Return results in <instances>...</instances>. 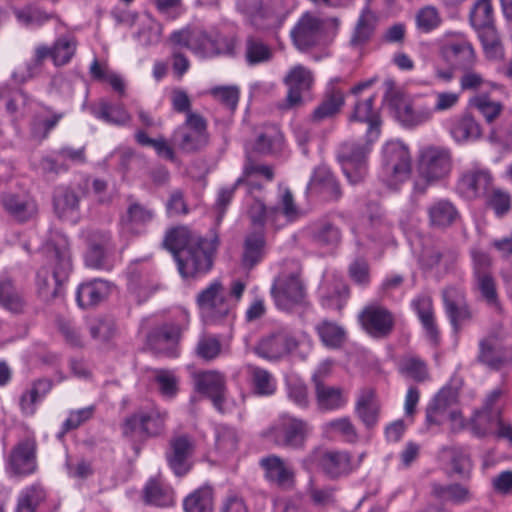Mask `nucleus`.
<instances>
[{"instance_id": "f257e3e1", "label": "nucleus", "mask_w": 512, "mask_h": 512, "mask_svg": "<svg viewBox=\"0 0 512 512\" xmlns=\"http://www.w3.org/2000/svg\"><path fill=\"white\" fill-rule=\"evenodd\" d=\"M248 216L253 227L259 231L246 236L243 246L242 265L252 269L260 263L265 254V229L278 231L298 220L300 209L293 193L289 188L279 191L277 205L267 206L264 202L255 200L248 209Z\"/></svg>"}, {"instance_id": "f03ea898", "label": "nucleus", "mask_w": 512, "mask_h": 512, "mask_svg": "<svg viewBox=\"0 0 512 512\" xmlns=\"http://www.w3.org/2000/svg\"><path fill=\"white\" fill-rule=\"evenodd\" d=\"M218 245L217 236H196L185 226L170 228L163 239V247L172 253L183 278H196L209 273Z\"/></svg>"}, {"instance_id": "7ed1b4c3", "label": "nucleus", "mask_w": 512, "mask_h": 512, "mask_svg": "<svg viewBox=\"0 0 512 512\" xmlns=\"http://www.w3.org/2000/svg\"><path fill=\"white\" fill-rule=\"evenodd\" d=\"M366 453L357 459L347 450L317 448L310 452L302 461L303 468L309 472L319 470L330 480H338L356 472Z\"/></svg>"}, {"instance_id": "20e7f679", "label": "nucleus", "mask_w": 512, "mask_h": 512, "mask_svg": "<svg viewBox=\"0 0 512 512\" xmlns=\"http://www.w3.org/2000/svg\"><path fill=\"white\" fill-rule=\"evenodd\" d=\"M196 306L202 321L206 325L231 326L236 318L235 305L228 298L220 279L212 280L196 296Z\"/></svg>"}, {"instance_id": "39448f33", "label": "nucleus", "mask_w": 512, "mask_h": 512, "mask_svg": "<svg viewBox=\"0 0 512 512\" xmlns=\"http://www.w3.org/2000/svg\"><path fill=\"white\" fill-rule=\"evenodd\" d=\"M471 258V289L496 311L501 310L497 279L493 273L491 256L478 248L469 251Z\"/></svg>"}, {"instance_id": "423d86ee", "label": "nucleus", "mask_w": 512, "mask_h": 512, "mask_svg": "<svg viewBox=\"0 0 512 512\" xmlns=\"http://www.w3.org/2000/svg\"><path fill=\"white\" fill-rule=\"evenodd\" d=\"M50 266L52 269L51 279L49 270L43 267L37 272V285L42 294H48L52 298H58L63 294V285L68 280L72 270L71 254L68 243L63 239L59 244L52 245L49 249Z\"/></svg>"}, {"instance_id": "0eeeda50", "label": "nucleus", "mask_w": 512, "mask_h": 512, "mask_svg": "<svg viewBox=\"0 0 512 512\" xmlns=\"http://www.w3.org/2000/svg\"><path fill=\"white\" fill-rule=\"evenodd\" d=\"M179 44H189L190 51L201 58H211L219 55L232 56L235 53V37L218 32L208 33L204 30L191 28V32H180L174 35Z\"/></svg>"}, {"instance_id": "6e6552de", "label": "nucleus", "mask_w": 512, "mask_h": 512, "mask_svg": "<svg viewBox=\"0 0 512 512\" xmlns=\"http://www.w3.org/2000/svg\"><path fill=\"white\" fill-rule=\"evenodd\" d=\"M380 179L390 190L397 191L408 180L411 173V156L408 147L401 141L385 143Z\"/></svg>"}, {"instance_id": "1a4fd4ad", "label": "nucleus", "mask_w": 512, "mask_h": 512, "mask_svg": "<svg viewBox=\"0 0 512 512\" xmlns=\"http://www.w3.org/2000/svg\"><path fill=\"white\" fill-rule=\"evenodd\" d=\"M375 142L369 141L365 134L361 139L346 141L340 145L337 157L350 184H358L366 177L368 156Z\"/></svg>"}, {"instance_id": "9d476101", "label": "nucleus", "mask_w": 512, "mask_h": 512, "mask_svg": "<svg viewBox=\"0 0 512 512\" xmlns=\"http://www.w3.org/2000/svg\"><path fill=\"white\" fill-rule=\"evenodd\" d=\"M311 431L312 427L307 421L283 413L277 422L264 432V435L273 440L277 446L302 449Z\"/></svg>"}, {"instance_id": "9b49d317", "label": "nucleus", "mask_w": 512, "mask_h": 512, "mask_svg": "<svg viewBox=\"0 0 512 512\" xmlns=\"http://www.w3.org/2000/svg\"><path fill=\"white\" fill-rule=\"evenodd\" d=\"M167 418L168 413L157 407L142 409L124 419L121 431L125 437H158L165 431Z\"/></svg>"}, {"instance_id": "f8f14e48", "label": "nucleus", "mask_w": 512, "mask_h": 512, "mask_svg": "<svg viewBox=\"0 0 512 512\" xmlns=\"http://www.w3.org/2000/svg\"><path fill=\"white\" fill-rule=\"evenodd\" d=\"M439 54L446 63L458 68H472L477 62L474 46L462 32H445L439 42Z\"/></svg>"}, {"instance_id": "ddd939ff", "label": "nucleus", "mask_w": 512, "mask_h": 512, "mask_svg": "<svg viewBox=\"0 0 512 512\" xmlns=\"http://www.w3.org/2000/svg\"><path fill=\"white\" fill-rule=\"evenodd\" d=\"M236 7L245 21L259 31L279 29L286 20L284 13L262 0H237Z\"/></svg>"}, {"instance_id": "4468645a", "label": "nucleus", "mask_w": 512, "mask_h": 512, "mask_svg": "<svg viewBox=\"0 0 512 512\" xmlns=\"http://www.w3.org/2000/svg\"><path fill=\"white\" fill-rule=\"evenodd\" d=\"M88 190V179L74 186H57L53 192V209L56 216L63 221L76 223L80 218V202Z\"/></svg>"}, {"instance_id": "2eb2a0df", "label": "nucleus", "mask_w": 512, "mask_h": 512, "mask_svg": "<svg viewBox=\"0 0 512 512\" xmlns=\"http://www.w3.org/2000/svg\"><path fill=\"white\" fill-rule=\"evenodd\" d=\"M37 440L35 432L21 428V434L7 458V464L15 475H29L36 469Z\"/></svg>"}, {"instance_id": "dca6fc26", "label": "nucleus", "mask_w": 512, "mask_h": 512, "mask_svg": "<svg viewBox=\"0 0 512 512\" xmlns=\"http://www.w3.org/2000/svg\"><path fill=\"white\" fill-rule=\"evenodd\" d=\"M174 138L185 152L202 150L209 143L206 120L198 113L188 114L184 125L175 131Z\"/></svg>"}, {"instance_id": "f3484780", "label": "nucleus", "mask_w": 512, "mask_h": 512, "mask_svg": "<svg viewBox=\"0 0 512 512\" xmlns=\"http://www.w3.org/2000/svg\"><path fill=\"white\" fill-rule=\"evenodd\" d=\"M358 322L366 334L376 339L388 337L395 326L393 313L378 304L366 305L358 315Z\"/></svg>"}, {"instance_id": "a211bd4d", "label": "nucleus", "mask_w": 512, "mask_h": 512, "mask_svg": "<svg viewBox=\"0 0 512 512\" xmlns=\"http://www.w3.org/2000/svg\"><path fill=\"white\" fill-rule=\"evenodd\" d=\"M452 168L451 154L448 149L427 147L421 151L418 170L427 182L441 180L449 175Z\"/></svg>"}, {"instance_id": "6ab92c4d", "label": "nucleus", "mask_w": 512, "mask_h": 512, "mask_svg": "<svg viewBox=\"0 0 512 512\" xmlns=\"http://www.w3.org/2000/svg\"><path fill=\"white\" fill-rule=\"evenodd\" d=\"M271 294L276 305L283 310L303 302L306 288L297 270L289 275L279 277L271 287Z\"/></svg>"}, {"instance_id": "aec40b11", "label": "nucleus", "mask_w": 512, "mask_h": 512, "mask_svg": "<svg viewBox=\"0 0 512 512\" xmlns=\"http://www.w3.org/2000/svg\"><path fill=\"white\" fill-rule=\"evenodd\" d=\"M493 186V176L488 169L471 167L465 169L456 184L457 193L466 200L483 198Z\"/></svg>"}, {"instance_id": "412c9836", "label": "nucleus", "mask_w": 512, "mask_h": 512, "mask_svg": "<svg viewBox=\"0 0 512 512\" xmlns=\"http://www.w3.org/2000/svg\"><path fill=\"white\" fill-rule=\"evenodd\" d=\"M391 106L397 120L405 127L419 126L433 118L431 106L421 99L410 100L396 95L391 99Z\"/></svg>"}, {"instance_id": "4be33fe9", "label": "nucleus", "mask_w": 512, "mask_h": 512, "mask_svg": "<svg viewBox=\"0 0 512 512\" xmlns=\"http://www.w3.org/2000/svg\"><path fill=\"white\" fill-rule=\"evenodd\" d=\"M442 301L444 312L454 331H459L463 323L472 319V311L463 289L455 286L445 288Z\"/></svg>"}, {"instance_id": "5701e85b", "label": "nucleus", "mask_w": 512, "mask_h": 512, "mask_svg": "<svg viewBox=\"0 0 512 512\" xmlns=\"http://www.w3.org/2000/svg\"><path fill=\"white\" fill-rule=\"evenodd\" d=\"M376 95L371 94L367 98L357 99L349 117L351 125L366 124L365 134L369 141H377L381 134V117L374 108Z\"/></svg>"}, {"instance_id": "b1692460", "label": "nucleus", "mask_w": 512, "mask_h": 512, "mask_svg": "<svg viewBox=\"0 0 512 512\" xmlns=\"http://www.w3.org/2000/svg\"><path fill=\"white\" fill-rule=\"evenodd\" d=\"M194 450L195 443L189 435L181 434L171 438L169 450L166 452V460L177 477H183L191 470L192 464L189 462V458Z\"/></svg>"}, {"instance_id": "393cba45", "label": "nucleus", "mask_w": 512, "mask_h": 512, "mask_svg": "<svg viewBox=\"0 0 512 512\" xmlns=\"http://www.w3.org/2000/svg\"><path fill=\"white\" fill-rule=\"evenodd\" d=\"M195 390L212 401L214 408L224 413V402L226 394L225 376L218 371H202L195 373Z\"/></svg>"}, {"instance_id": "a878e982", "label": "nucleus", "mask_w": 512, "mask_h": 512, "mask_svg": "<svg viewBox=\"0 0 512 512\" xmlns=\"http://www.w3.org/2000/svg\"><path fill=\"white\" fill-rule=\"evenodd\" d=\"M342 79L335 77L331 79L324 90L321 102L316 106L311 114L313 122H322L323 120L333 118L342 109L345 104V94L339 86Z\"/></svg>"}, {"instance_id": "bb28decb", "label": "nucleus", "mask_w": 512, "mask_h": 512, "mask_svg": "<svg viewBox=\"0 0 512 512\" xmlns=\"http://www.w3.org/2000/svg\"><path fill=\"white\" fill-rule=\"evenodd\" d=\"M182 328L176 323H164L153 329L148 337V346L157 354L167 357H177V344Z\"/></svg>"}, {"instance_id": "cd10ccee", "label": "nucleus", "mask_w": 512, "mask_h": 512, "mask_svg": "<svg viewBox=\"0 0 512 512\" xmlns=\"http://www.w3.org/2000/svg\"><path fill=\"white\" fill-rule=\"evenodd\" d=\"M323 20L310 12H305L291 30V38L299 50L315 46L320 38Z\"/></svg>"}, {"instance_id": "c85d7f7f", "label": "nucleus", "mask_w": 512, "mask_h": 512, "mask_svg": "<svg viewBox=\"0 0 512 512\" xmlns=\"http://www.w3.org/2000/svg\"><path fill=\"white\" fill-rule=\"evenodd\" d=\"M284 83L288 87L287 105L294 107L300 105L303 95L312 89L314 77L308 68L303 65H295L285 76Z\"/></svg>"}, {"instance_id": "c756f323", "label": "nucleus", "mask_w": 512, "mask_h": 512, "mask_svg": "<svg viewBox=\"0 0 512 512\" xmlns=\"http://www.w3.org/2000/svg\"><path fill=\"white\" fill-rule=\"evenodd\" d=\"M297 346L293 337L285 332H277L262 337L254 348V352L261 358L272 361L278 360L290 353Z\"/></svg>"}, {"instance_id": "7c9ffc66", "label": "nucleus", "mask_w": 512, "mask_h": 512, "mask_svg": "<svg viewBox=\"0 0 512 512\" xmlns=\"http://www.w3.org/2000/svg\"><path fill=\"white\" fill-rule=\"evenodd\" d=\"M477 360L488 368L498 371L512 361V349L498 345L495 336H488L479 342Z\"/></svg>"}, {"instance_id": "2f4dec72", "label": "nucleus", "mask_w": 512, "mask_h": 512, "mask_svg": "<svg viewBox=\"0 0 512 512\" xmlns=\"http://www.w3.org/2000/svg\"><path fill=\"white\" fill-rule=\"evenodd\" d=\"M3 209L16 221L24 223L37 213L36 201L27 193L4 192L1 195Z\"/></svg>"}, {"instance_id": "473e14b6", "label": "nucleus", "mask_w": 512, "mask_h": 512, "mask_svg": "<svg viewBox=\"0 0 512 512\" xmlns=\"http://www.w3.org/2000/svg\"><path fill=\"white\" fill-rule=\"evenodd\" d=\"M306 232L311 243L328 251L335 250L342 241L340 228L326 219L312 223Z\"/></svg>"}, {"instance_id": "72a5a7b5", "label": "nucleus", "mask_w": 512, "mask_h": 512, "mask_svg": "<svg viewBox=\"0 0 512 512\" xmlns=\"http://www.w3.org/2000/svg\"><path fill=\"white\" fill-rule=\"evenodd\" d=\"M115 249L111 233L108 231H97L91 235L89 249L85 255V263L93 269H105L106 258L109 252Z\"/></svg>"}, {"instance_id": "f704fd0d", "label": "nucleus", "mask_w": 512, "mask_h": 512, "mask_svg": "<svg viewBox=\"0 0 512 512\" xmlns=\"http://www.w3.org/2000/svg\"><path fill=\"white\" fill-rule=\"evenodd\" d=\"M260 467L264 471L265 479L277 487H288L294 482V471L285 461L277 455L261 458Z\"/></svg>"}, {"instance_id": "c9c22d12", "label": "nucleus", "mask_w": 512, "mask_h": 512, "mask_svg": "<svg viewBox=\"0 0 512 512\" xmlns=\"http://www.w3.org/2000/svg\"><path fill=\"white\" fill-rule=\"evenodd\" d=\"M69 163L84 164L86 162L85 148L75 149L64 146L55 151L53 155L43 158L41 165L47 172L60 173L67 172Z\"/></svg>"}, {"instance_id": "e433bc0d", "label": "nucleus", "mask_w": 512, "mask_h": 512, "mask_svg": "<svg viewBox=\"0 0 512 512\" xmlns=\"http://www.w3.org/2000/svg\"><path fill=\"white\" fill-rule=\"evenodd\" d=\"M312 189L327 201H338L342 197L340 183L326 165L315 168L310 181Z\"/></svg>"}, {"instance_id": "4c0bfd02", "label": "nucleus", "mask_w": 512, "mask_h": 512, "mask_svg": "<svg viewBox=\"0 0 512 512\" xmlns=\"http://www.w3.org/2000/svg\"><path fill=\"white\" fill-rule=\"evenodd\" d=\"M427 215L431 227L445 229L456 222L460 213L452 201L440 198L427 207Z\"/></svg>"}, {"instance_id": "58836bf2", "label": "nucleus", "mask_w": 512, "mask_h": 512, "mask_svg": "<svg viewBox=\"0 0 512 512\" xmlns=\"http://www.w3.org/2000/svg\"><path fill=\"white\" fill-rule=\"evenodd\" d=\"M456 394L451 388H442L426 408V422L428 425H441L448 412L456 403Z\"/></svg>"}, {"instance_id": "ea45409f", "label": "nucleus", "mask_w": 512, "mask_h": 512, "mask_svg": "<svg viewBox=\"0 0 512 512\" xmlns=\"http://www.w3.org/2000/svg\"><path fill=\"white\" fill-rule=\"evenodd\" d=\"M447 127L452 138L459 143L475 141L481 136L479 123L469 113L452 117Z\"/></svg>"}, {"instance_id": "a19ab883", "label": "nucleus", "mask_w": 512, "mask_h": 512, "mask_svg": "<svg viewBox=\"0 0 512 512\" xmlns=\"http://www.w3.org/2000/svg\"><path fill=\"white\" fill-rule=\"evenodd\" d=\"M315 396L318 407L323 411H336L348 403V396L340 387L329 386L321 381L315 384Z\"/></svg>"}, {"instance_id": "79ce46f5", "label": "nucleus", "mask_w": 512, "mask_h": 512, "mask_svg": "<svg viewBox=\"0 0 512 512\" xmlns=\"http://www.w3.org/2000/svg\"><path fill=\"white\" fill-rule=\"evenodd\" d=\"M110 292L108 282L101 279L82 283L76 291V301L78 305L85 309L99 304Z\"/></svg>"}, {"instance_id": "37998d69", "label": "nucleus", "mask_w": 512, "mask_h": 512, "mask_svg": "<svg viewBox=\"0 0 512 512\" xmlns=\"http://www.w3.org/2000/svg\"><path fill=\"white\" fill-rule=\"evenodd\" d=\"M64 116V112H53L50 107H45V113H37L31 119L30 132L32 137L38 141L47 139Z\"/></svg>"}, {"instance_id": "c03bdc74", "label": "nucleus", "mask_w": 512, "mask_h": 512, "mask_svg": "<svg viewBox=\"0 0 512 512\" xmlns=\"http://www.w3.org/2000/svg\"><path fill=\"white\" fill-rule=\"evenodd\" d=\"M180 32H191V27H184L182 29L174 30L173 32H171L167 39V42L171 48L172 69L177 79H182V77L190 69L189 59L184 53L181 52L182 48H186L190 51V45L179 44L175 41L174 38V35Z\"/></svg>"}, {"instance_id": "a18cd8bd", "label": "nucleus", "mask_w": 512, "mask_h": 512, "mask_svg": "<svg viewBox=\"0 0 512 512\" xmlns=\"http://www.w3.org/2000/svg\"><path fill=\"white\" fill-rule=\"evenodd\" d=\"M432 494L434 497L454 504H463L471 500V492L467 485L452 483L443 485L439 483L432 484Z\"/></svg>"}, {"instance_id": "49530a36", "label": "nucleus", "mask_w": 512, "mask_h": 512, "mask_svg": "<svg viewBox=\"0 0 512 512\" xmlns=\"http://www.w3.org/2000/svg\"><path fill=\"white\" fill-rule=\"evenodd\" d=\"M144 500L154 506L168 507L174 503V492L170 486L151 479L144 488Z\"/></svg>"}, {"instance_id": "de8ad7c7", "label": "nucleus", "mask_w": 512, "mask_h": 512, "mask_svg": "<svg viewBox=\"0 0 512 512\" xmlns=\"http://www.w3.org/2000/svg\"><path fill=\"white\" fill-rule=\"evenodd\" d=\"M26 303L16 290L12 280L0 279V307L12 314H22Z\"/></svg>"}, {"instance_id": "09e8293b", "label": "nucleus", "mask_w": 512, "mask_h": 512, "mask_svg": "<svg viewBox=\"0 0 512 512\" xmlns=\"http://www.w3.org/2000/svg\"><path fill=\"white\" fill-rule=\"evenodd\" d=\"M375 29V16L373 12L366 7L362 10L353 33L350 38L352 47H363L372 37Z\"/></svg>"}, {"instance_id": "8fccbe9b", "label": "nucleus", "mask_w": 512, "mask_h": 512, "mask_svg": "<svg viewBox=\"0 0 512 512\" xmlns=\"http://www.w3.org/2000/svg\"><path fill=\"white\" fill-rule=\"evenodd\" d=\"M184 512H213V490L209 486H203L183 500Z\"/></svg>"}, {"instance_id": "3c124183", "label": "nucleus", "mask_w": 512, "mask_h": 512, "mask_svg": "<svg viewBox=\"0 0 512 512\" xmlns=\"http://www.w3.org/2000/svg\"><path fill=\"white\" fill-rule=\"evenodd\" d=\"M92 114L98 120L107 124L125 125L130 120V115L122 105H112L106 101H101L92 109Z\"/></svg>"}, {"instance_id": "603ef678", "label": "nucleus", "mask_w": 512, "mask_h": 512, "mask_svg": "<svg viewBox=\"0 0 512 512\" xmlns=\"http://www.w3.org/2000/svg\"><path fill=\"white\" fill-rule=\"evenodd\" d=\"M273 57L272 49L261 39L249 36L245 42V61L249 66L269 62Z\"/></svg>"}, {"instance_id": "864d4df0", "label": "nucleus", "mask_w": 512, "mask_h": 512, "mask_svg": "<svg viewBox=\"0 0 512 512\" xmlns=\"http://www.w3.org/2000/svg\"><path fill=\"white\" fill-rule=\"evenodd\" d=\"M462 75L459 78V87L461 91L489 92L490 90L499 89L500 85L486 80L480 73L472 68H461Z\"/></svg>"}, {"instance_id": "5fc2aeb1", "label": "nucleus", "mask_w": 512, "mask_h": 512, "mask_svg": "<svg viewBox=\"0 0 512 512\" xmlns=\"http://www.w3.org/2000/svg\"><path fill=\"white\" fill-rule=\"evenodd\" d=\"M468 104L477 109L489 123L493 122L503 110V105L499 101L493 100L489 92L476 93L469 99Z\"/></svg>"}, {"instance_id": "6e6d98bb", "label": "nucleus", "mask_w": 512, "mask_h": 512, "mask_svg": "<svg viewBox=\"0 0 512 512\" xmlns=\"http://www.w3.org/2000/svg\"><path fill=\"white\" fill-rule=\"evenodd\" d=\"M469 20L475 30L495 26L492 0H477L470 11Z\"/></svg>"}, {"instance_id": "4d7b16f0", "label": "nucleus", "mask_w": 512, "mask_h": 512, "mask_svg": "<svg viewBox=\"0 0 512 512\" xmlns=\"http://www.w3.org/2000/svg\"><path fill=\"white\" fill-rule=\"evenodd\" d=\"M487 59L498 60L504 56V48L495 26L476 30Z\"/></svg>"}, {"instance_id": "13d9d810", "label": "nucleus", "mask_w": 512, "mask_h": 512, "mask_svg": "<svg viewBox=\"0 0 512 512\" xmlns=\"http://www.w3.org/2000/svg\"><path fill=\"white\" fill-rule=\"evenodd\" d=\"M452 472L462 480H469L473 470V463L467 448L454 446L448 449Z\"/></svg>"}, {"instance_id": "bf43d9fd", "label": "nucleus", "mask_w": 512, "mask_h": 512, "mask_svg": "<svg viewBox=\"0 0 512 512\" xmlns=\"http://www.w3.org/2000/svg\"><path fill=\"white\" fill-rule=\"evenodd\" d=\"M250 376L253 391L256 395L271 396L276 392V379L268 370L254 366L250 368Z\"/></svg>"}, {"instance_id": "052dcab7", "label": "nucleus", "mask_w": 512, "mask_h": 512, "mask_svg": "<svg viewBox=\"0 0 512 512\" xmlns=\"http://www.w3.org/2000/svg\"><path fill=\"white\" fill-rule=\"evenodd\" d=\"M485 206L491 209L497 218L504 217L511 209L512 198L508 191L501 188H492L483 197Z\"/></svg>"}, {"instance_id": "680f3d73", "label": "nucleus", "mask_w": 512, "mask_h": 512, "mask_svg": "<svg viewBox=\"0 0 512 512\" xmlns=\"http://www.w3.org/2000/svg\"><path fill=\"white\" fill-rule=\"evenodd\" d=\"M45 498L46 492L42 486L31 485L26 487L19 494L15 512H35Z\"/></svg>"}, {"instance_id": "e2e57ef3", "label": "nucleus", "mask_w": 512, "mask_h": 512, "mask_svg": "<svg viewBox=\"0 0 512 512\" xmlns=\"http://www.w3.org/2000/svg\"><path fill=\"white\" fill-rule=\"evenodd\" d=\"M134 137L135 141L140 146L152 147L159 157L165 158L172 162L175 160L176 157L174 149L169 145L164 137L161 136L156 139L150 138L148 134L142 129L137 130Z\"/></svg>"}, {"instance_id": "0e129e2a", "label": "nucleus", "mask_w": 512, "mask_h": 512, "mask_svg": "<svg viewBox=\"0 0 512 512\" xmlns=\"http://www.w3.org/2000/svg\"><path fill=\"white\" fill-rule=\"evenodd\" d=\"M415 24L419 32L428 34L440 27L442 18L436 7L427 5L417 11Z\"/></svg>"}, {"instance_id": "69168bd1", "label": "nucleus", "mask_w": 512, "mask_h": 512, "mask_svg": "<svg viewBox=\"0 0 512 512\" xmlns=\"http://www.w3.org/2000/svg\"><path fill=\"white\" fill-rule=\"evenodd\" d=\"M154 217L153 209L138 202L131 203L127 209V224L135 232H139L138 227H144L151 223Z\"/></svg>"}, {"instance_id": "338daca9", "label": "nucleus", "mask_w": 512, "mask_h": 512, "mask_svg": "<svg viewBox=\"0 0 512 512\" xmlns=\"http://www.w3.org/2000/svg\"><path fill=\"white\" fill-rule=\"evenodd\" d=\"M77 43L71 37H60L52 46V61L56 66L68 64L76 52Z\"/></svg>"}, {"instance_id": "774afa93", "label": "nucleus", "mask_w": 512, "mask_h": 512, "mask_svg": "<svg viewBox=\"0 0 512 512\" xmlns=\"http://www.w3.org/2000/svg\"><path fill=\"white\" fill-rule=\"evenodd\" d=\"M399 372L416 382H423L429 377L426 362L417 356L402 359L399 364Z\"/></svg>"}]
</instances>
